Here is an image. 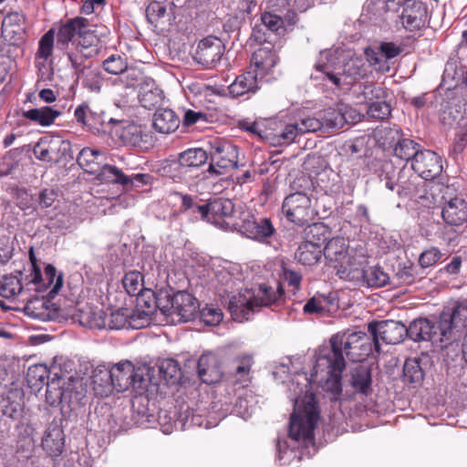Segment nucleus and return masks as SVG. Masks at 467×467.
<instances>
[{
  "label": "nucleus",
  "instance_id": "f257e3e1",
  "mask_svg": "<svg viewBox=\"0 0 467 467\" xmlns=\"http://www.w3.org/2000/svg\"><path fill=\"white\" fill-rule=\"evenodd\" d=\"M306 357H294L282 362L274 372L275 378H283L294 374L288 383V397L294 401V411L290 417L288 439H279L277 441V460L281 465L302 459V448L314 444L315 430L320 420V410L312 392L317 383L310 382L308 386L299 375L309 376L302 364Z\"/></svg>",
  "mask_w": 467,
  "mask_h": 467
},
{
  "label": "nucleus",
  "instance_id": "f03ea898",
  "mask_svg": "<svg viewBox=\"0 0 467 467\" xmlns=\"http://www.w3.org/2000/svg\"><path fill=\"white\" fill-rule=\"evenodd\" d=\"M374 341L362 331L344 330L333 335L330 344L319 347L309 358V376L299 375L308 386L317 383L322 390L337 400L342 391L341 377L346 367L345 358L359 362L372 354Z\"/></svg>",
  "mask_w": 467,
  "mask_h": 467
},
{
  "label": "nucleus",
  "instance_id": "7ed1b4c3",
  "mask_svg": "<svg viewBox=\"0 0 467 467\" xmlns=\"http://www.w3.org/2000/svg\"><path fill=\"white\" fill-rule=\"evenodd\" d=\"M316 70L319 74L315 76L316 78L322 79L331 88L347 91L368 77L369 65L361 56L340 48H330L319 53Z\"/></svg>",
  "mask_w": 467,
  "mask_h": 467
},
{
  "label": "nucleus",
  "instance_id": "20e7f679",
  "mask_svg": "<svg viewBox=\"0 0 467 467\" xmlns=\"http://www.w3.org/2000/svg\"><path fill=\"white\" fill-rule=\"evenodd\" d=\"M57 47L65 51L71 67L81 72L86 67L85 62L99 54L100 41L88 20L77 17L59 27Z\"/></svg>",
  "mask_w": 467,
  "mask_h": 467
},
{
  "label": "nucleus",
  "instance_id": "39448f33",
  "mask_svg": "<svg viewBox=\"0 0 467 467\" xmlns=\"http://www.w3.org/2000/svg\"><path fill=\"white\" fill-rule=\"evenodd\" d=\"M285 300V291L280 283L275 286L262 284L257 288L240 290L230 296L228 309L234 320L244 322L262 307L280 306Z\"/></svg>",
  "mask_w": 467,
  "mask_h": 467
},
{
  "label": "nucleus",
  "instance_id": "423d86ee",
  "mask_svg": "<svg viewBox=\"0 0 467 467\" xmlns=\"http://www.w3.org/2000/svg\"><path fill=\"white\" fill-rule=\"evenodd\" d=\"M325 257L337 270L340 278L348 279L351 274L357 273L360 266L367 263V249L362 244H350L342 237L330 239L324 250Z\"/></svg>",
  "mask_w": 467,
  "mask_h": 467
},
{
  "label": "nucleus",
  "instance_id": "0eeeda50",
  "mask_svg": "<svg viewBox=\"0 0 467 467\" xmlns=\"http://www.w3.org/2000/svg\"><path fill=\"white\" fill-rule=\"evenodd\" d=\"M105 388L112 387L118 392H123L132 389L136 392H140L145 389V379L140 368H135L128 360L120 361L110 368L98 367L95 370L94 383Z\"/></svg>",
  "mask_w": 467,
  "mask_h": 467
},
{
  "label": "nucleus",
  "instance_id": "6e6552de",
  "mask_svg": "<svg viewBox=\"0 0 467 467\" xmlns=\"http://www.w3.org/2000/svg\"><path fill=\"white\" fill-rule=\"evenodd\" d=\"M155 303L159 311L164 316L165 321L171 325L194 319L200 308L198 300L186 291H178L172 295L161 292L157 295Z\"/></svg>",
  "mask_w": 467,
  "mask_h": 467
},
{
  "label": "nucleus",
  "instance_id": "1a4fd4ad",
  "mask_svg": "<svg viewBox=\"0 0 467 467\" xmlns=\"http://www.w3.org/2000/svg\"><path fill=\"white\" fill-rule=\"evenodd\" d=\"M438 328L442 347L460 341L467 334V298L456 300L444 308Z\"/></svg>",
  "mask_w": 467,
  "mask_h": 467
},
{
  "label": "nucleus",
  "instance_id": "9d476101",
  "mask_svg": "<svg viewBox=\"0 0 467 467\" xmlns=\"http://www.w3.org/2000/svg\"><path fill=\"white\" fill-rule=\"evenodd\" d=\"M30 273L26 275L29 289L38 293H47V296L53 298L61 290L64 284L63 273L57 271L52 265H46L44 272L37 263L34 250H29Z\"/></svg>",
  "mask_w": 467,
  "mask_h": 467
},
{
  "label": "nucleus",
  "instance_id": "9b49d317",
  "mask_svg": "<svg viewBox=\"0 0 467 467\" xmlns=\"http://www.w3.org/2000/svg\"><path fill=\"white\" fill-rule=\"evenodd\" d=\"M282 213L289 222L297 225L309 223L317 214L311 198L303 192L286 196L282 204Z\"/></svg>",
  "mask_w": 467,
  "mask_h": 467
},
{
  "label": "nucleus",
  "instance_id": "f8f14e48",
  "mask_svg": "<svg viewBox=\"0 0 467 467\" xmlns=\"http://www.w3.org/2000/svg\"><path fill=\"white\" fill-rule=\"evenodd\" d=\"M201 218L216 227L227 230L232 225L231 222L234 205L229 199H214L202 206H196Z\"/></svg>",
  "mask_w": 467,
  "mask_h": 467
},
{
  "label": "nucleus",
  "instance_id": "ddd939ff",
  "mask_svg": "<svg viewBox=\"0 0 467 467\" xmlns=\"http://www.w3.org/2000/svg\"><path fill=\"white\" fill-rule=\"evenodd\" d=\"M212 162L209 174H222L226 170L234 169L238 164V149L229 141L216 140L211 144Z\"/></svg>",
  "mask_w": 467,
  "mask_h": 467
},
{
  "label": "nucleus",
  "instance_id": "4468645a",
  "mask_svg": "<svg viewBox=\"0 0 467 467\" xmlns=\"http://www.w3.org/2000/svg\"><path fill=\"white\" fill-rule=\"evenodd\" d=\"M368 331L373 337L374 348L379 352L380 340L392 345L400 343L406 336L407 327L399 321L382 320L370 323Z\"/></svg>",
  "mask_w": 467,
  "mask_h": 467
},
{
  "label": "nucleus",
  "instance_id": "2eb2a0df",
  "mask_svg": "<svg viewBox=\"0 0 467 467\" xmlns=\"http://www.w3.org/2000/svg\"><path fill=\"white\" fill-rule=\"evenodd\" d=\"M224 53V46L221 39L208 36L201 40L197 46L194 60L205 67H213Z\"/></svg>",
  "mask_w": 467,
  "mask_h": 467
},
{
  "label": "nucleus",
  "instance_id": "dca6fc26",
  "mask_svg": "<svg viewBox=\"0 0 467 467\" xmlns=\"http://www.w3.org/2000/svg\"><path fill=\"white\" fill-rule=\"evenodd\" d=\"M380 182L388 190L396 191L400 197L409 198L418 192L420 176L412 174L410 171L401 170L397 178L386 174Z\"/></svg>",
  "mask_w": 467,
  "mask_h": 467
},
{
  "label": "nucleus",
  "instance_id": "f3484780",
  "mask_svg": "<svg viewBox=\"0 0 467 467\" xmlns=\"http://www.w3.org/2000/svg\"><path fill=\"white\" fill-rule=\"evenodd\" d=\"M454 189L450 186L444 188L442 199L445 205L441 214L443 220L451 225H459L467 220V204L463 199L452 196Z\"/></svg>",
  "mask_w": 467,
  "mask_h": 467
},
{
  "label": "nucleus",
  "instance_id": "a211bd4d",
  "mask_svg": "<svg viewBox=\"0 0 467 467\" xmlns=\"http://www.w3.org/2000/svg\"><path fill=\"white\" fill-rule=\"evenodd\" d=\"M390 5H403L400 18L406 29L413 31L423 26L426 8L422 3L415 0H392L387 4L389 9Z\"/></svg>",
  "mask_w": 467,
  "mask_h": 467
},
{
  "label": "nucleus",
  "instance_id": "6ab92c4d",
  "mask_svg": "<svg viewBox=\"0 0 467 467\" xmlns=\"http://www.w3.org/2000/svg\"><path fill=\"white\" fill-rule=\"evenodd\" d=\"M278 56L271 43H265L257 48L251 58V68L261 79L274 74L278 63Z\"/></svg>",
  "mask_w": 467,
  "mask_h": 467
},
{
  "label": "nucleus",
  "instance_id": "aec40b11",
  "mask_svg": "<svg viewBox=\"0 0 467 467\" xmlns=\"http://www.w3.org/2000/svg\"><path fill=\"white\" fill-rule=\"evenodd\" d=\"M298 135L299 131L296 123L288 124L281 120L270 121L264 135L260 134L273 146L289 145L295 141Z\"/></svg>",
  "mask_w": 467,
  "mask_h": 467
},
{
  "label": "nucleus",
  "instance_id": "412c9836",
  "mask_svg": "<svg viewBox=\"0 0 467 467\" xmlns=\"http://www.w3.org/2000/svg\"><path fill=\"white\" fill-rule=\"evenodd\" d=\"M411 168L420 178L432 180L442 171L441 160L434 151L423 150L412 159Z\"/></svg>",
  "mask_w": 467,
  "mask_h": 467
},
{
  "label": "nucleus",
  "instance_id": "4be33fe9",
  "mask_svg": "<svg viewBox=\"0 0 467 467\" xmlns=\"http://www.w3.org/2000/svg\"><path fill=\"white\" fill-rule=\"evenodd\" d=\"M410 339L413 341H431L433 344L439 345L441 348V341L440 340V330L438 326L435 327L432 322L427 318H418L412 321L409 327H407V333Z\"/></svg>",
  "mask_w": 467,
  "mask_h": 467
},
{
  "label": "nucleus",
  "instance_id": "5701e85b",
  "mask_svg": "<svg viewBox=\"0 0 467 467\" xmlns=\"http://www.w3.org/2000/svg\"><path fill=\"white\" fill-rule=\"evenodd\" d=\"M23 311L27 317L40 321H48L57 316V307L45 296L28 300Z\"/></svg>",
  "mask_w": 467,
  "mask_h": 467
},
{
  "label": "nucleus",
  "instance_id": "b1692460",
  "mask_svg": "<svg viewBox=\"0 0 467 467\" xmlns=\"http://www.w3.org/2000/svg\"><path fill=\"white\" fill-rule=\"evenodd\" d=\"M198 375L205 384H214L221 380L223 372L218 357L213 353H204L198 360Z\"/></svg>",
  "mask_w": 467,
  "mask_h": 467
},
{
  "label": "nucleus",
  "instance_id": "393cba45",
  "mask_svg": "<svg viewBox=\"0 0 467 467\" xmlns=\"http://www.w3.org/2000/svg\"><path fill=\"white\" fill-rule=\"evenodd\" d=\"M101 181L110 182V183H118L122 186L128 185H144L147 184L150 181V175L138 173L132 177H129L125 175L121 170L113 165L105 164L103 165V169L100 173Z\"/></svg>",
  "mask_w": 467,
  "mask_h": 467
},
{
  "label": "nucleus",
  "instance_id": "a878e982",
  "mask_svg": "<svg viewBox=\"0 0 467 467\" xmlns=\"http://www.w3.org/2000/svg\"><path fill=\"white\" fill-rule=\"evenodd\" d=\"M138 99L141 107L151 109L163 100V92L152 78H145L138 85Z\"/></svg>",
  "mask_w": 467,
  "mask_h": 467
},
{
  "label": "nucleus",
  "instance_id": "bb28decb",
  "mask_svg": "<svg viewBox=\"0 0 467 467\" xmlns=\"http://www.w3.org/2000/svg\"><path fill=\"white\" fill-rule=\"evenodd\" d=\"M224 416V413L219 412L216 404L208 410L207 407L202 403L192 410L191 416H187V421L191 420L192 425L209 429L216 426Z\"/></svg>",
  "mask_w": 467,
  "mask_h": 467
},
{
  "label": "nucleus",
  "instance_id": "cd10ccee",
  "mask_svg": "<svg viewBox=\"0 0 467 467\" xmlns=\"http://www.w3.org/2000/svg\"><path fill=\"white\" fill-rule=\"evenodd\" d=\"M368 262L360 266L357 273L350 275L348 279L362 280L369 287H381L389 281V275L379 266L366 268Z\"/></svg>",
  "mask_w": 467,
  "mask_h": 467
},
{
  "label": "nucleus",
  "instance_id": "c85d7f7f",
  "mask_svg": "<svg viewBox=\"0 0 467 467\" xmlns=\"http://www.w3.org/2000/svg\"><path fill=\"white\" fill-rule=\"evenodd\" d=\"M258 78L252 69L245 71L229 86V93L234 98L255 93L259 88Z\"/></svg>",
  "mask_w": 467,
  "mask_h": 467
},
{
  "label": "nucleus",
  "instance_id": "c756f323",
  "mask_svg": "<svg viewBox=\"0 0 467 467\" xmlns=\"http://www.w3.org/2000/svg\"><path fill=\"white\" fill-rule=\"evenodd\" d=\"M350 386L355 394L368 397L372 393V379L368 368L357 366L351 371Z\"/></svg>",
  "mask_w": 467,
  "mask_h": 467
},
{
  "label": "nucleus",
  "instance_id": "7c9ffc66",
  "mask_svg": "<svg viewBox=\"0 0 467 467\" xmlns=\"http://www.w3.org/2000/svg\"><path fill=\"white\" fill-rule=\"evenodd\" d=\"M103 156L104 154L100 150L86 147L78 153L77 161L87 172L91 174L98 172V177L101 180L100 173L103 166L100 168V164L103 161Z\"/></svg>",
  "mask_w": 467,
  "mask_h": 467
},
{
  "label": "nucleus",
  "instance_id": "2f4dec72",
  "mask_svg": "<svg viewBox=\"0 0 467 467\" xmlns=\"http://www.w3.org/2000/svg\"><path fill=\"white\" fill-rule=\"evenodd\" d=\"M180 125V119L171 109H159L153 115V128L162 134L175 131Z\"/></svg>",
  "mask_w": 467,
  "mask_h": 467
},
{
  "label": "nucleus",
  "instance_id": "473e14b6",
  "mask_svg": "<svg viewBox=\"0 0 467 467\" xmlns=\"http://www.w3.org/2000/svg\"><path fill=\"white\" fill-rule=\"evenodd\" d=\"M105 316L106 313L102 310L85 305L78 309L77 318L83 327L103 329L106 326Z\"/></svg>",
  "mask_w": 467,
  "mask_h": 467
},
{
  "label": "nucleus",
  "instance_id": "72a5a7b5",
  "mask_svg": "<svg viewBox=\"0 0 467 467\" xmlns=\"http://www.w3.org/2000/svg\"><path fill=\"white\" fill-rule=\"evenodd\" d=\"M43 449L51 456H58L64 448V432L57 425L50 426L42 440Z\"/></svg>",
  "mask_w": 467,
  "mask_h": 467
},
{
  "label": "nucleus",
  "instance_id": "f704fd0d",
  "mask_svg": "<svg viewBox=\"0 0 467 467\" xmlns=\"http://www.w3.org/2000/svg\"><path fill=\"white\" fill-rule=\"evenodd\" d=\"M234 271H237V266L229 265L228 267L223 266L221 268H217L214 272V277L217 284L222 287V290L224 293L229 294V298L231 296L235 295L231 291L234 286L238 285L241 281V277L234 275Z\"/></svg>",
  "mask_w": 467,
  "mask_h": 467
},
{
  "label": "nucleus",
  "instance_id": "c9c22d12",
  "mask_svg": "<svg viewBox=\"0 0 467 467\" xmlns=\"http://www.w3.org/2000/svg\"><path fill=\"white\" fill-rule=\"evenodd\" d=\"M322 121V130H334L343 128L346 120L348 119L347 115L342 112V109H327L318 112Z\"/></svg>",
  "mask_w": 467,
  "mask_h": 467
},
{
  "label": "nucleus",
  "instance_id": "e433bc0d",
  "mask_svg": "<svg viewBox=\"0 0 467 467\" xmlns=\"http://www.w3.org/2000/svg\"><path fill=\"white\" fill-rule=\"evenodd\" d=\"M60 111L51 107H41L23 112V116L41 126L47 127L54 123Z\"/></svg>",
  "mask_w": 467,
  "mask_h": 467
},
{
  "label": "nucleus",
  "instance_id": "4c0bfd02",
  "mask_svg": "<svg viewBox=\"0 0 467 467\" xmlns=\"http://www.w3.org/2000/svg\"><path fill=\"white\" fill-rule=\"evenodd\" d=\"M321 254L322 248L319 244L307 241L299 245L296 252V258L302 265H312L320 259Z\"/></svg>",
  "mask_w": 467,
  "mask_h": 467
},
{
  "label": "nucleus",
  "instance_id": "58836bf2",
  "mask_svg": "<svg viewBox=\"0 0 467 467\" xmlns=\"http://www.w3.org/2000/svg\"><path fill=\"white\" fill-rule=\"evenodd\" d=\"M208 155L202 148L188 149L180 153L178 165L182 168H198L203 165Z\"/></svg>",
  "mask_w": 467,
  "mask_h": 467
},
{
  "label": "nucleus",
  "instance_id": "ea45409f",
  "mask_svg": "<svg viewBox=\"0 0 467 467\" xmlns=\"http://www.w3.org/2000/svg\"><path fill=\"white\" fill-rule=\"evenodd\" d=\"M156 309H158V307L154 300L151 301L147 309H130L129 327L133 329H140L142 327H148L151 323V316Z\"/></svg>",
  "mask_w": 467,
  "mask_h": 467
},
{
  "label": "nucleus",
  "instance_id": "a19ab883",
  "mask_svg": "<svg viewBox=\"0 0 467 467\" xmlns=\"http://www.w3.org/2000/svg\"><path fill=\"white\" fill-rule=\"evenodd\" d=\"M74 116L77 122L90 128L95 127L97 124H101L104 121L102 116L93 111L87 103L79 105L75 109Z\"/></svg>",
  "mask_w": 467,
  "mask_h": 467
},
{
  "label": "nucleus",
  "instance_id": "79ce46f5",
  "mask_svg": "<svg viewBox=\"0 0 467 467\" xmlns=\"http://www.w3.org/2000/svg\"><path fill=\"white\" fill-rule=\"evenodd\" d=\"M421 150L420 145L410 139L400 140L394 148L396 157L411 162L412 159H415L416 155Z\"/></svg>",
  "mask_w": 467,
  "mask_h": 467
},
{
  "label": "nucleus",
  "instance_id": "37998d69",
  "mask_svg": "<svg viewBox=\"0 0 467 467\" xmlns=\"http://www.w3.org/2000/svg\"><path fill=\"white\" fill-rule=\"evenodd\" d=\"M49 376V369L46 365L36 364L30 366L26 372V381L28 385L35 389H41Z\"/></svg>",
  "mask_w": 467,
  "mask_h": 467
},
{
  "label": "nucleus",
  "instance_id": "c03bdc74",
  "mask_svg": "<svg viewBox=\"0 0 467 467\" xmlns=\"http://www.w3.org/2000/svg\"><path fill=\"white\" fill-rule=\"evenodd\" d=\"M129 308H119L105 316V327L103 329H121L129 327Z\"/></svg>",
  "mask_w": 467,
  "mask_h": 467
},
{
  "label": "nucleus",
  "instance_id": "a18cd8bd",
  "mask_svg": "<svg viewBox=\"0 0 467 467\" xmlns=\"http://www.w3.org/2000/svg\"><path fill=\"white\" fill-rule=\"evenodd\" d=\"M117 132L123 143L130 146H137L143 140V129L135 123H129Z\"/></svg>",
  "mask_w": 467,
  "mask_h": 467
},
{
  "label": "nucleus",
  "instance_id": "49530a36",
  "mask_svg": "<svg viewBox=\"0 0 467 467\" xmlns=\"http://www.w3.org/2000/svg\"><path fill=\"white\" fill-rule=\"evenodd\" d=\"M246 230L249 231L252 238L257 240L271 236L275 231L270 220L266 218L248 223Z\"/></svg>",
  "mask_w": 467,
  "mask_h": 467
},
{
  "label": "nucleus",
  "instance_id": "de8ad7c7",
  "mask_svg": "<svg viewBox=\"0 0 467 467\" xmlns=\"http://www.w3.org/2000/svg\"><path fill=\"white\" fill-rule=\"evenodd\" d=\"M20 280L15 275H3L0 277V296L5 298H14L22 292Z\"/></svg>",
  "mask_w": 467,
  "mask_h": 467
},
{
  "label": "nucleus",
  "instance_id": "09e8293b",
  "mask_svg": "<svg viewBox=\"0 0 467 467\" xmlns=\"http://www.w3.org/2000/svg\"><path fill=\"white\" fill-rule=\"evenodd\" d=\"M159 373L167 384L176 383L181 376V370L174 359H164L159 365Z\"/></svg>",
  "mask_w": 467,
  "mask_h": 467
},
{
  "label": "nucleus",
  "instance_id": "8fccbe9b",
  "mask_svg": "<svg viewBox=\"0 0 467 467\" xmlns=\"http://www.w3.org/2000/svg\"><path fill=\"white\" fill-rule=\"evenodd\" d=\"M56 31L50 28L38 42V49L36 52V59H42L44 62L47 61L53 54L54 42Z\"/></svg>",
  "mask_w": 467,
  "mask_h": 467
},
{
  "label": "nucleus",
  "instance_id": "3c124183",
  "mask_svg": "<svg viewBox=\"0 0 467 467\" xmlns=\"http://www.w3.org/2000/svg\"><path fill=\"white\" fill-rule=\"evenodd\" d=\"M126 292L130 296H138L143 290V276L139 271L128 272L122 279Z\"/></svg>",
  "mask_w": 467,
  "mask_h": 467
},
{
  "label": "nucleus",
  "instance_id": "603ef678",
  "mask_svg": "<svg viewBox=\"0 0 467 467\" xmlns=\"http://www.w3.org/2000/svg\"><path fill=\"white\" fill-rule=\"evenodd\" d=\"M62 379L55 375V378L47 383L46 400L50 406H57L64 396L61 385Z\"/></svg>",
  "mask_w": 467,
  "mask_h": 467
},
{
  "label": "nucleus",
  "instance_id": "864d4df0",
  "mask_svg": "<svg viewBox=\"0 0 467 467\" xmlns=\"http://www.w3.org/2000/svg\"><path fill=\"white\" fill-rule=\"evenodd\" d=\"M423 379V372L416 359H407L403 366V381L410 384L420 383Z\"/></svg>",
  "mask_w": 467,
  "mask_h": 467
},
{
  "label": "nucleus",
  "instance_id": "5fc2aeb1",
  "mask_svg": "<svg viewBox=\"0 0 467 467\" xmlns=\"http://www.w3.org/2000/svg\"><path fill=\"white\" fill-rule=\"evenodd\" d=\"M356 92L358 99H362V101L368 103H371L374 99H380L386 97L385 90L373 83L359 84Z\"/></svg>",
  "mask_w": 467,
  "mask_h": 467
},
{
  "label": "nucleus",
  "instance_id": "6e6d98bb",
  "mask_svg": "<svg viewBox=\"0 0 467 467\" xmlns=\"http://www.w3.org/2000/svg\"><path fill=\"white\" fill-rule=\"evenodd\" d=\"M17 397L18 392L16 390H11L7 393L6 397L3 399L1 408L5 416L11 419L17 418L22 410L20 401L16 400Z\"/></svg>",
  "mask_w": 467,
  "mask_h": 467
},
{
  "label": "nucleus",
  "instance_id": "4d7b16f0",
  "mask_svg": "<svg viewBox=\"0 0 467 467\" xmlns=\"http://www.w3.org/2000/svg\"><path fill=\"white\" fill-rule=\"evenodd\" d=\"M234 376L240 383H246L250 379V370L253 365V357L248 354L242 355L236 359Z\"/></svg>",
  "mask_w": 467,
  "mask_h": 467
},
{
  "label": "nucleus",
  "instance_id": "13d9d810",
  "mask_svg": "<svg viewBox=\"0 0 467 467\" xmlns=\"http://www.w3.org/2000/svg\"><path fill=\"white\" fill-rule=\"evenodd\" d=\"M200 318L207 326H217L223 318V311L213 305H206L200 310Z\"/></svg>",
  "mask_w": 467,
  "mask_h": 467
},
{
  "label": "nucleus",
  "instance_id": "bf43d9fd",
  "mask_svg": "<svg viewBox=\"0 0 467 467\" xmlns=\"http://www.w3.org/2000/svg\"><path fill=\"white\" fill-rule=\"evenodd\" d=\"M390 112V106L386 101L371 102L367 109L368 117L377 120L389 118Z\"/></svg>",
  "mask_w": 467,
  "mask_h": 467
},
{
  "label": "nucleus",
  "instance_id": "052dcab7",
  "mask_svg": "<svg viewBox=\"0 0 467 467\" xmlns=\"http://www.w3.org/2000/svg\"><path fill=\"white\" fill-rule=\"evenodd\" d=\"M320 121L322 120L317 114V116H307L302 118L298 123H296V125L297 126L299 134L316 132L322 130V123Z\"/></svg>",
  "mask_w": 467,
  "mask_h": 467
},
{
  "label": "nucleus",
  "instance_id": "680f3d73",
  "mask_svg": "<svg viewBox=\"0 0 467 467\" xmlns=\"http://www.w3.org/2000/svg\"><path fill=\"white\" fill-rule=\"evenodd\" d=\"M34 154L36 159L44 161H54V149L53 145L47 140H41L39 141L35 147H34Z\"/></svg>",
  "mask_w": 467,
  "mask_h": 467
},
{
  "label": "nucleus",
  "instance_id": "e2e57ef3",
  "mask_svg": "<svg viewBox=\"0 0 467 467\" xmlns=\"http://www.w3.org/2000/svg\"><path fill=\"white\" fill-rule=\"evenodd\" d=\"M166 15V7L158 2L150 3L146 9V16L148 21L157 26L160 19Z\"/></svg>",
  "mask_w": 467,
  "mask_h": 467
},
{
  "label": "nucleus",
  "instance_id": "0e129e2a",
  "mask_svg": "<svg viewBox=\"0 0 467 467\" xmlns=\"http://www.w3.org/2000/svg\"><path fill=\"white\" fill-rule=\"evenodd\" d=\"M103 67L109 74L119 75L126 70L127 65L119 56H111L104 61Z\"/></svg>",
  "mask_w": 467,
  "mask_h": 467
},
{
  "label": "nucleus",
  "instance_id": "69168bd1",
  "mask_svg": "<svg viewBox=\"0 0 467 467\" xmlns=\"http://www.w3.org/2000/svg\"><path fill=\"white\" fill-rule=\"evenodd\" d=\"M280 276L289 286L292 287L294 292L299 290L302 276L298 272L288 269L282 265Z\"/></svg>",
  "mask_w": 467,
  "mask_h": 467
},
{
  "label": "nucleus",
  "instance_id": "338daca9",
  "mask_svg": "<svg viewBox=\"0 0 467 467\" xmlns=\"http://www.w3.org/2000/svg\"><path fill=\"white\" fill-rule=\"evenodd\" d=\"M263 25L272 32H278L283 29L284 22L282 18L273 13L265 12L261 17Z\"/></svg>",
  "mask_w": 467,
  "mask_h": 467
},
{
  "label": "nucleus",
  "instance_id": "774afa93",
  "mask_svg": "<svg viewBox=\"0 0 467 467\" xmlns=\"http://www.w3.org/2000/svg\"><path fill=\"white\" fill-rule=\"evenodd\" d=\"M255 410V406L252 400H248L246 398H240L235 405V412L246 420L250 418Z\"/></svg>",
  "mask_w": 467,
  "mask_h": 467
}]
</instances>
